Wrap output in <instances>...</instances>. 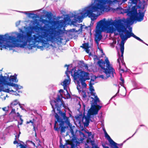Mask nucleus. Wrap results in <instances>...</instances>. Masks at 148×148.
<instances>
[{
	"label": "nucleus",
	"mask_w": 148,
	"mask_h": 148,
	"mask_svg": "<svg viewBox=\"0 0 148 148\" xmlns=\"http://www.w3.org/2000/svg\"><path fill=\"white\" fill-rule=\"evenodd\" d=\"M2 109L4 111H7L8 110L7 108L6 107L3 108Z\"/></svg>",
	"instance_id": "obj_32"
},
{
	"label": "nucleus",
	"mask_w": 148,
	"mask_h": 148,
	"mask_svg": "<svg viewBox=\"0 0 148 148\" xmlns=\"http://www.w3.org/2000/svg\"><path fill=\"white\" fill-rule=\"evenodd\" d=\"M70 132L71 133L72 135L73 136L74 135V133L73 132V130L71 129L70 130Z\"/></svg>",
	"instance_id": "obj_31"
},
{
	"label": "nucleus",
	"mask_w": 148,
	"mask_h": 148,
	"mask_svg": "<svg viewBox=\"0 0 148 148\" xmlns=\"http://www.w3.org/2000/svg\"><path fill=\"white\" fill-rule=\"evenodd\" d=\"M65 90H66V97L67 99L70 98L71 97V95L70 94L68 93L67 89H65Z\"/></svg>",
	"instance_id": "obj_22"
},
{
	"label": "nucleus",
	"mask_w": 148,
	"mask_h": 148,
	"mask_svg": "<svg viewBox=\"0 0 148 148\" xmlns=\"http://www.w3.org/2000/svg\"><path fill=\"white\" fill-rule=\"evenodd\" d=\"M84 132L88 134V136L90 138H91L92 139L94 138V135L92 134L91 132H87V130H84Z\"/></svg>",
	"instance_id": "obj_18"
},
{
	"label": "nucleus",
	"mask_w": 148,
	"mask_h": 148,
	"mask_svg": "<svg viewBox=\"0 0 148 148\" xmlns=\"http://www.w3.org/2000/svg\"><path fill=\"white\" fill-rule=\"evenodd\" d=\"M115 96H116V95H114V96L113 97H115Z\"/></svg>",
	"instance_id": "obj_48"
},
{
	"label": "nucleus",
	"mask_w": 148,
	"mask_h": 148,
	"mask_svg": "<svg viewBox=\"0 0 148 148\" xmlns=\"http://www.w3.org/2000/svg\"><path fill=\"white\" fill-rule=\"evenodd\" d=\"M17 116L18 117H21V116L18 112H17Z\"/></svg>",
	"instance_id": "obj_34"
},
{
	"label": "nucleus",
	"mask_w": 148,
	"mask_h": 148,
	"mask_svg": "<svg viewBox=\"0 0 148 148\" xmlns=\"http://www.w3.org/2000/svg\"><path fill=\"white\" fill-rule=\"evenodd\" d=\"M83 66L85 68V69H86L87 70H88V67L87 64L83 63Z\"/></svg>",
	"instance_id": "obj_24"
},
{
	"label": "nucleus",
	"mask_w": 148,
	"mask_h": 148,
	"mask_svg": "<svg viewBox=\"0 0 148 148\" xmlns=\"http://www.w3.org/2000/svg\"><path fill=\"white\" fill-rule=\"evenodd\" d=\"M99 50L100 51V52L103 55L105 56V54L103 53V50L101 48H99Z\"/></svg>",
	"instance_id": "obj_30"
},
{
	"label": "nucleus",
	"mask_w": 148,
	"mask_h": 148,
	"mask_svg": "<svg viewBox=\"0 0 148 148\" xmlns=\"http://www.w3.org/2000/svg\"><path fill=\"white\" fill-rule=\"evenodd\" d=\"M65 66H67L66 65Z\"/></svg>",
	"instance_id": "obj_47"
},
{
	"label": "nucleus",
	"mask_w": 148,
	"mask_h": 148,
	"mask_svg": "<svg viewBox=\"0 0 148 148\" xmlns=\"http://www.w3.org/2000/svg\"><path fill=\"white\" fill-rule=\"evenodd\" d=\"M18 102V101L17 100L14 101L11 103L10 107L12 108H13L14 106L16 105Z\"/></svg>",
	"instance_id": "obj_19"
},
{
	"label": "nucleus",
	"mask_w": 148,
	"mask_h": 148,
	"mask_svg": "<svg viewBox=\"0 0 148 148\" xmlns=\"http://www.w3.org/2000/svg\"><path fill=\"white\" fill-rule=\"evenodd\" d=\"M86 138V136L81 131H79V136L78 138V141H77L78 143H82L84 140Z\"/></svg>",
	"instance_id": "obj_14"
},
{
	"label": "nucleus",
	"mask_w": 148,
	"mask_h": 148,
	"mask_svg": "<svg viewBox=\"0 0 148 148\" xmlns=\"http://www.w3.org/2000/svg\"><path fill=\"white\" fill-rule=\"evenodd\" d=\"M61 148H64V146H61Z\"/></svg>",
	"instance_id": "obj_41"
},
{
	"label": "nucleus",
	"mask_w": 148,
	"mask_h": 148,
	"mask_svg": "<svg viewBox=\"0 0 148 148\" xmlns=\"http://www.w3.org/2000/svg\"><path fill=\"white\" fill-rule=\"evenodd\" d=\"M136 132H135V133L133 134V136H134V135L135 134Z\"/></svg>",
	"instance_id": "obj_49"
},
{
	"label": "nucleus",
	"mask_w": 148,
	"mask_h": 148,
	"mask_svg": "<svg viewBox=\"0 0 148 148\" xmlns=\"http://www.w3.org/2000/svg\"><path fill=\"white\" fill-rule=\"evenodd\" d=\"M20 120H21V123L20 124V125H21V124H22V123H23V119L21 118V117H20Z\"/></svg>",
	"instance_id": "obj_37"
},
{
	"label": "nucleus",
	"mask_w": 148,
	"mask_h": 148,
	"mask_svg": "<svg viewBox=\"0 0 148 148\" xmlns=\"http://www.w3.org/2000/svg\"><path fill=\"white\" fill-rule=\"evenodd\" d=\"M6 97H8V95H6L5 96H4L3 97V98H4V100H5V98Z\"/></svg>",
	"instance_id": "obj_38"
},
{
	"label": "nucleus",
	"mask_w": 148,
	"mask_h": 148,
	"mask_svg": "<svg viewBox=\"0 0 148 148\" xmlns=\"http://www.w3.org/2000/svg\"><path fill=\"white\" fill-rule=\"evenodd\" d=\"M106 76L107 75H106ZM99 77L103 79H106L108 78L107 76H106V77H105L103 75H101L99 76Z\"/></svg>",
	"instance_id": "obj_25"
},
{
	"label": "nucleus",
	"mask_w": 148,
	"mask_h": 148,
	"mask_svg": "<svg viewBox=\"0 0 148 148\" xmlns=\"http://www.w3.org/2000/svg\"><path fill=\"white\" fill-rule=\"evenodd\" d=\"M104 132L105 137L108 140L111 147L113 148H119L117 145V143L111 138L105 130H104Z\"/></svg>",
	"instance_id": "obj_13"
},
{
	"label": "nucleus",
	"mask_w": 148,
	"mask_h": 148,
	"mask_svg": "<svg viewBox=\"0 0 148 148\" xmlns=\"http://www.w3.org/2000/svg\"><path fill=\"white\" fill-rule=\"evenodd\" d=\"M52 16V14L51 13H47L45 15V16L48 18V19L49 20H50L51 19Z\"/></svg>",
	"instance_id": "obj_20"
},
{
	"label": "nucleus",
	"mask_w": 148,
	"mask_h": 148,
	"mask_svg": "<svg viewBox=\"0 0 148 148\" xmlns=\"http://www.w3.org/2000/svg\"><path fill=\"white\" fill-rule=\"evenodd\" d=\"M129 1L128 3L129 8H130L131 6H133L130 11L128 9H123L121 7H118L114 9L115 11L119 14L127 13V15L129 18H127L126 19L123 18L117 20H115L114 21L112 20H109L112 21V25L114 26L116 31L119 33V35L121 40L120 44L121 54V56L117 60L119 69H122L121 63L123 65L125 66V64L123 60L124 45L127 39L131 37H133L138 40L143 42V40L133 33L132 28H130L129 31L127 30V23L132 24L136 21L138 22L142 21L143 19L145 12L144 8H143L139 10L138 13L137 12L136 5L137 3L140 1V0H129Z\"/></svg>",
	"instance_id": "obj_3"
},
{
	"label": "nucleus",
	"mask_w": 148,
	"mask_h": 148,
	"mask_svg": "<svg viewBox=\"0 0 148 148\" xmlns=\"http://www.w3.org/2000/svg\"><path fill=\"white\" fill-rule=\"evenodd\" d=\"M64 125L60 127H61V132L62 133L64 132H65V128L63 127V126Z\"/></svg>",
	"instance_id": "obj_23"
},
{
	"label": "nucleus",
	"mask_w": 148,
	"mask_h": 148,
	"mask_svg": "<svg viewBox=\"0 0 148 148\" xmlns=\"http://www.w3.org/2000/svg\"><path fill=\"white\" fill-rule=\"evenodd\" d=\"M19 12H21V13H24L25 14H26L28 15V16L29 17H30V16L31 15H35V14H34L33 13H28L27 12H23L19 11Z\"/></svg>",
	"instance_id": "obj_21"
},
{
	"label": "nucleus",
	"mask_w": 148,
	"mask_h": 148,
	"mask_svg": "<svg viewBox=\"0 0 148 148\" xmlns=\"http://www.w3.org/2000/svg\"><path fill=\"white\" fill-rule=\"evenodd\" d=\"M121 82H120V84L121 86H123L124 82V80L123 79H122V80H121Z\"/></svg>",
	"instance_id": "obj_28"
},
{
	"label": "nucleus",
	"mask_w": 148,
	"mask_h": 148,
	"mask_svg": "<svg viewBox=\"0 0 148 148\" xmlns=\"http://www.w3.org/2000/svg\"><path fill=\"white\" fill-rule=\"evenodd\" d=\"M81 47H82L84 48L86 52L88 53L89 52L90 50L89 49V44L88 43H85L82 45V46H81Z\"/></svg>",
	"instance_id": "obj_15"
},
{
	"label": "nucleus",
	"mask_w": 148,
	"mask_h": 148,
	"mask_svg": "<svg viewBox=\"0 0 148 148\" xmlns=\"http://www.w3.org/2000/svg\"><path fill=\"white\" fill-rule=\"evenodd\" d=\"M63 92V90H60L59 91L60 93L58 95L56 99L50 101V104L53 108L55 107H56L61 106H62L65 108H67V106L64 104V103L62 99L63 97L61 93Z\"/></svg>",
	"instance_id": "obj_9"
},
{
	"label": "nucleus",
	"mask_w": 148,
	"mask_h": 148,
	"mask_svg": "<svg viewBox=\"0 0 148 148\" xmlns=\"http://www.w3.org/2000/svg\"><path fill=\"white\" fill-rule=\"evenodd\" d=\"M73 69H75V68H73L71 71H69L68 70V67L67 69V70L65 72V74L66 75V78L65 79L64 81L61 83V85L63 86L64 90L67 89V87L70 82L71 79L70 78L69 73L70 74H71L70 72L72 71Z\"/></svg>",
	"instance_id": "obj_10"
},
{
	"label": "nucleus",
	"mask_w": 148,
	"mask_h": 148,
	"mask_svg": "<svg viewBox=\"0 0 148 148\" xmlns=\"http://www.w3.org/2000/svg\"><path fill=\"white\" fill-rule=\"evenodd\" d=\"M104 148H109V147L108 146H105Z\"/></svg>",
	"instance_id": "obj_42"
},
{
	"label": "nucleus",
	"mask_w": 148,
	"mask_h": 148,
	"mask_svg": "<svg viewBox=\"0 0 148 148\" xmlns=\"http://www.w3.org/2000/svg\"><path fill=\"white\" fill-rule=\"evenodd\" d=\"M126 0H123V2ZM118 2L117 0H92L91 3L88 6L65 15L64 20L53 21L51 23L55 24L58 23L61 28L68 24L79 27L80 28L76 30V32L80 33L82 31L90 28V26H86L84 25L78 24L77 23L82 22L83 19L87 16L90 18L92 21H94L104 12L110 10V6H114Z\"/></svg>",
	"instance_id": "obj_2"
},
{
	"label": "nucleus",
	"mask_w": 148,
	"mask_h": 148,
	"mask_svg": "<svg viewBox=\"0 0 148 148\" xmlns=\"http://www.w3.org/2000/svg\"><path fill=\"white\" fill-rule=\"evenodd\" d=\"M19 106H20V108L22 109V110H24V109L20 105H19Z\"/></svg>",
	"instance_id": "obj_39"
},
{
	"label": "nucleus",
	"mask_w": 148,
	"mask_h": 148,
	"mask_svg": "<svg viewBox=\"0 0 148 148\" xmlns=\"http://www.w3.org/2000/svg\"><path fill=\"white\" fill-rule=\"evenodd\" d=\"M123 79L121 77L120 78V80H122V79Z\"/></svg>",
	"instance_id": "obj_45"
},
{
	"label": "nucleus",
	"mask_w": 148,
	"mask_h": 148,
	"mask_svg": "<svg viewBox=\"0 0 148 148\" xmlns=\"http://www.w3.org/2000/svg\"><path fill=\"white\" fill-rule=\"evenodd\" d=\"M21 21H18L16 23V27H18L20 24Z\"/></svg>",
	"instance_id": "obj_29"
},
{
	"label": "nucleus",
	"mask_w": 148,
	"mask_h": 148,
	"mask_svg": "<svg viewBox=\"0 0 148 148\" xmlns=\"http://www.w3.org/2000/svg\"><path fill=\"white\" fill-rule=\"evenodd\" d=\"M96 79V77H95L94 78V79H91V80H90V82H91L92 81V83H94V80H95V79Z\"/></svg>",
	"instance_id": "obj_33"
},
{
	"label": "nucleus",
	"mask_w": 148,
	"mask_h": 148,
	"mask_svg": "<svg viewBox=\"0 0 148 148\" xmlns=\"http://www.w3.org/2000/svg\"><path fill=\"white\" fill-rule=\"evenodd\" d=\"M117 0V1H118V2L117 3V4H115V5L114 6H112L113 7H114V6H115V5H116V4H119V1H118V0ZM122 3H124L125 1H124V2H123V0H122ZM127 1V0L126 1Z\"/></svg>",
	"instance_id": "obj_36"
},
{
	"label": "nucleus",
	"mask_w": 148,
	"mask_h": 148,
	"mask_svg": "<svg viewBox=\"0 0 148 148\" xmlns=\"http://www.w3.org/2000/svg\"><path fill=\"white\" fill-rule=\"evenodd\" d=\"M55 117L56 120L55 121L54 129L58 131L59 128L57 127H56L58 122L60 123L59 124L60 126L62 127L64 124V122L63 121L62 119L60 117V116L57 113L55 114Z\"/></svg>",
	"instance_id": "obj_12"
},
{
	"label": "nucleus",
	"mask_w": 148,
	"mask_h": 148,
	"mask_svg": "<svg viewBox=\"0 0 148 148\" xmlns=\"http://www.w3.org/2000/svg\"><path fill=\"white\" fill-rule=\"evenodd\" d=\"M97 64L108 77H110L112 78L114 77V74H115V70L110 64L107 58H106L104 61L102 60H99Z\"/></svg>",
	"instance_id": "obj_8"
},
{
	"label": "nucleus",
	"mask_w": 148,
	"mask_h": 148,
	"mask_svg": "<svg viewBox=\"0 0 148 148\" xmlns=\"http://www.w3.org/2000/svg\"><path fill=\"white\" fill-rule=\"evenodd\" d=\"M116 28H114L112 25V21H106L105 18L101 20L97 23L96 27L95 36L96 43L98 44L99 42L101 39L102 36L101 34L102 32H106L108 33H114L116 34Z\"/></svg>",
	"instance_id": "obj_6"
},
{
	"label": "nucleus",
	"mask_w": 148,
	"mask_h": 148,
	"mask_svg": "<svg viewBox=\"0 0 148 148\" xmlns=\"http://www.w3.org/2000/svg\"><path fill=\"white\" fill-rule=\"evenodd\" d=\"M20 134H21V132H19V134L17 136H16V138L17 137V139H18V138H19V136H20ZM17 139L16 138V139ZM17 139L18 140V139Z\"/></svg>",
	"instance_id": "obj_35"
},
{
	"label": "nucleus",
	"mask_w": 148,
	"mask_h": 148,
	"mask_svg": "<svg viewBox=\"0 0 148 148\" xmlns=\"http://www.w3.org/2000/svg\"><path fill=\"white\" fill-rule=\"evenodd\" d=\"M117 145H118V144H117ZM118 145H119V146H122L123 145V144H118Z\"/></svg>",
	"instance_id": "obj_40"
},
{
	"label": "nucleus",
	"mask_w": 148,
	"mask_h": 148,
	"mask_svg": "<svg viewBox=\"0 0 148 148\" xmlns=\"http://www.w3.org/2000/svg\"><path fill=\"white\" fill-rule=\"evenodd\" d=\"M76 30H77L76 29H72L69 30V32H76Z\"/></svg>",
	"instance_id": "obj_26"
},
{
	"label": "nucleus",
	"mask_w": 148,
	"mask_h": 148,
	"mask_svg": "<svg viewBox=\"0 0 148 148\" xmlns=\"http://www.w3.org/2000/svg\"><path fill=\"white\" fill-rule=\"evenodd\" d=\"M83 97H86V95L85 94L83 95Z\"/></svg>",
	"instance_id": "obj_44"
},
{
	"label": "nucleus",
	"mask_w": 148,
	"mask_h": 148,
	"mask_svg": "<svg viewBox=\"0 0 148 148\" xmlns=\"http://www.w3.org/2000/svg\"><path fill=\"white\" fill-rule=\"evenodd\" d=\"M94 84V83H92V81L90 82L89 89L92 99L91 102V107L88 111L87 116H84L82 118V122L86 126L89 125L90 121L92 122L95 121L94 115L97 114L99 110L101 108V106L97 104V103L99 102V100L95 92V90L92 86Z\"/></svg>",
	"instance_id": "obj_5"
},
{
	"label": "nucleus",
	"mask_w": 148,
	"mask_h": 148,
	"mask_svg": "<svg viewBox=\"0 0 148 148\" xmlns=\"http://www.w3.org/2000/svg\"><path fill=\"white\" fill-rule=\"evenodd\" d=\"M45 25L43 26L37 27L36 29V34L32 35V29L30 27H24L25 31L27 33L26 35L23 34L24 32L22 29L19 28V32L14 33L16 36H9L8 34L5 35H0V48L5 49H12L14 47L27 48L32 49L37 46V48L41 50L45 49L48 50V48L51 47L48 42L56 43L58 44L61 43L63 40L60 36L61 31L56 30L55 28L49 26L46 23H49V21L45 19L41 21Z\"/></svg>",
	"instance_id": "obj_1"
},
{
	"label": "nucleus",
	"mask_w": 148,
	"mask_h": 148,
	"mask_svg": "<svg viewBox=\"0 0 148 148\" xmlns=\"http://www.w3.org/2000/svg\"><path fill=\"white\" fill-rule=\"evenodd\" d=\"M15 113V109L14 108H12V110L11 111L10 114V115H11Z\"/></svg>",
	"instance_id": "obj_27"
},
{
	"label": "nucleus",
	"mask_w": 148,
	"mask_h": 148,
	"mask_svg": "<svg viewBox=\"0 0 148 148\" xmlns=\"http://www.w3.org/2000/svg\"><path fill=\"white\" fill-rule=\"evenodd\" d=\"M8 74H6V75L4 76L0 73V98H3L1 97L2 95V92H8L10 94L17 95L18 94L16 91H14L9 88V86H12L14 87V89L17 91L22 88V87L17 84L13 83L14 82H17L18 80L16 78L17 75L15 74L14 75H10V73Z\"/></svg>",
	"instance_id": "obj_4"
},
{
	"label": "nucleus",
	"mask_w": 148,
	"mask_h": 148,
	"mask_svg": "<svg viewBox=\"0 0 148 148\" xmlns=\"http://www.w3.org/2000/svg\"><path fill=\"white\" fill-rule=\"evenodd\" d=\"M64 104L65 105L67 106V108H65L64 106H59V107H54V108H53L52 107V108H53V110L52 111H53L54 112H55V109L56 108H57V110L58 111V113L60 115V116L63 118V119H62V120H63V119L65 120V121L66 122H69V118L67 117L66 116V113L65 112H62L60 110V107H64V108L66 109L68 108L67 105V104ZM61 118L62 119V118L61 117Z\"/></svg>",
	"instance_id": "obj_11"
},
{
	"label": "nucleus",
	"mask_w": 148,
	"mask_h": 148,
	"mask_svg": "<svg viewBox=\"0 0 148 148\" xmlns=\"http://www.w3.org/2000/svg\"><path fill=\"white\" fill-rule=\"evenodd\" d=\"M31 142L34 145V146H35V144H34V143H33L32 141H31Z\"/></svg>",
	"instance_id": "obj_46"
},
{
	"label": "nucleus",
	"mask_w": 148,
	"mask_h": 148,
	"mask_svg": "<svg viewBox=\"0 0 148 148\" xmlns=\"http://www.w3.org/2000/svg\"><path fill=\"white\" fill-rule=\"evenodd\" d=\"M86 141L87 143H88V142L90 141V140H89L88 139H87L86 140ZM90 142L91 143L92 146V148H99L96 144H95L94 142V141H92L91 140H90Z\"/></svg>",
	"instance_id": "obj_16"
},
{
	"label": "nucleus",
	"mask_w": 148,
	"mask_h": 148,
	"mask_svg": "<svg viewBox=\"0 0 148 148\" xmlns=\"http://www.w3.org/2000/svg\"><path fill=\"white\" fill-rule=\"evenodd\" d=\"M71 72V75L73 77L75 82L77 84V88L78 91H83V89L86 86L85 81L90 79L89 73L79 70L76 71L75 69H73Z\"/></svg>",
	"instance_id": "obj_7"
},
{
	"label": "nucleus",
	"mask_w": 148,
	"mask_h": 148,
	"mask_svg": "<svg viewBox=\"0 0 148 148\" xmlns=\"http://www.w3.org/2000/svg\"><path fill=\"white\" fill-rule=\"evenodd\" d=\"M31 123V125H32L33 127V130H34L35 131V121L34 120H30L29 121H27V123Z\"/></svg>",
	"instance_id": "obj_17"
},
{
	"label": "nucleus",
	"mask_w": 148,
	"mask_h": 148,
	"mask_svg": "<svg viewBox=\"0 0 148 148\" xmlns=\"http://www.w3.org/2000/svg\"><path fill=\"white\" fill-rule=\"evenodd\" d=\"M142 42L145 44H146V45H147L148 46V45L147 44L145 43L144 41H143V42Z\"/></svg>",
	"instance_id": "obj_43"
}]
</instances>
